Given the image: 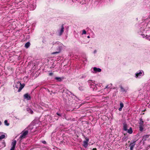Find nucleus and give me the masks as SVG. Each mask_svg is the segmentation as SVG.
<instances>
[{
    "label": "nucleus",
    "mask_w": 150,
    "mask_h": 150,
    "mask_svg": "<svg viewBox=\"0 0 150 150\" xmlns=\"http://www.w3.org/2000/svg\"><path fill=\"white\" fill-rule=\"evenodd\" d=\"M142 72L141 71H140L139 73H137L136 74V78H137V77L141 76H142Z\"/></svg>",
    "instance_id": "12"
},
{
    "label": "nucleus",
    "mask_w": 150,
    "mask_h": 150,
    "mask_svg": "<svg viewBox=\"0 0 150 150\" xmlns=\"http://www.w3.org/2000/svg\"><path fill=\"white\" fill-rule=\"evenodd\" d=\"M20 86V87L18 90V92H20L22 89L24 88L25 86V84L24 83L21 84L20 82H18L17 83V84L16 85L15 87L17 88H18V86Z\"/></svg>",
    "instance_id": "1"
},
{
    "label": "nucleus",
    "mask_w": 150,
    "mask_h": 150,
    "mask_svg": "<svg viewBox=\"0 0 150 150\" xmlns=\"http://www.w3.org/2000/svg\"><path fill=\"white\" fill-rule=\"evenodd\" d=\"M55 79L57 80L59 82H61L62 81L63 78H62L61 77H56Z\"/></svg>",
    "instance_id": "14"
},
{
    "label": "nucleus",
    "mask_w": 150,
    "mask_h": 150,
    "mask_svg": "<svg viewBox=\"0 0 150 150\" xmlns=\"http://www.w3.org/2000/svg\"><path fill=\"white\" fill-rule=\"evenodd\" d=\"M127 125L126 123L123 124V130L124 131H127Z\"/></svg>",
    "instance_id": "13"
},
{
    "label": "nucleus",
    "mask_w": 150,
    "mask_h": 150,
    "mask_svg": "<svg viewBox=\"0 0 150 150\" xmlns=\"http://www.w3.org/2000/svg\"><path fill=\"white\" fill-rule=\"evenodd\" d=\"M16 140H13L11 142L12 147L10 150H15L16 145Z\"/></svg>",
    "instance_id": "4"
},
{
    "label": "nucleus",
    "mask_w": 150,
    "mask_h": 150,
    "mask_svg": "<svg viewBox=\"0 0 150 150\" xmlns=\"http://www.w3.org/2000/svg\"><path fill=\"white\" fill-rule=\"evenodd\" d=\"M120 87L121 89V91L122 92H126L128 88V87H126L125 88H124L122 87V85H120Z\"/></svg>",
    "instance_id": "7"
},
{
    "label": "nucleus",
    "mask_w": 150,
    "mask_h": 150,
    "mask_svg": "<svg viewBox=\"0 0 150 150\" xmlns=\"http://www.w3.org/2000/svg\"><path fill=\"white\" fill-rule=\"evenodd\" d=\"M59 52H54L52 53V54H58Z\"/></svg>",
    "instance_id": "26"
},
{
    "label": "nucleus",
    "mask_w": 150,
    "mask_h": 150,
    "mask_svg": "<svg viewBox=\"0 0 150 150\" xmlns=\"http://www.w3.org/2000/svg\"><path fill=\"white\" fill-rule=\"evenodd\" d=\"M53 74V73H50L49 74V75L50 76H51Z\"/></svg>",
    "instance_id": "27"
},
{
    "label": "nucleus",
    "mask_w": 150,
    "mask_h": 150,
    "mask_svg": "<svg viewBox=\"0 0 150 150\" xmlns=\"http://www.w3.org/2000/svg\"><path fill=\"white\" fill-rule=\"evenodd\" d=\"M30 43L29 42H26L25 44V47L26 48H28L30 46Z\"/></svg>",
    "instance_id": "15"
},
{
    "label": "nucleus",
    "mask_w": 150,
    "mask_h": 150,
    "mask_svg": "<svg viewBox=\"0 0 150 150\" xmlns=\"http://www.w3.org/2000/svg\"><path fill=\"white\" fill-rule=\"evenodd\" d=\"M93 70L95 72H100L101 71V69L99 68H97L96 67L93 68Z\"/></svg>",
    "instance_id": "9"
},
{
    "label": "nucleus",
    "mask_w": 150,
    "mask_h": 150,
    "mask_svg": "<svg viewBox=\"0 0 150 150\" xmlns=\"http://www.w3.org/2000/svg\"><path fill=\"white\" fill-rule=\"evenodd\" d=\"M87 37L88 38H90V37L89 36H88Z\"/></svg>",
    "instance_id": "33"
},
{
    "label": "nucleus",
    "mask_w": 150,
    "mask_h": 150,
    "mask_svg": "<svg viewBox=\"0 0 150 150\" xmlns=\"http://www.w3.org/2000/svg\"><path fill=\"white\" fill-rule=\"evenodd\" d=\"M144 126H139V130L140 131L142 132L143 131L144 129L143 127Z\"/></svg>",
    "instance_id": "17"
},
{
    "label": "nucleus",
    "mask_w": 150,
    "mask_h": 150,
    "mask_svg": "<svg viewBox=\"0 0 150 150\" xmlns=\"http://www.w3.org/2000/svg\"><path fill=\"white\" fill-rule=\"evenodd\" d=\"M86 34V31L85 30H83L82 31V34Z\"/></svg>",
    "instance_id": "24"
},
{
    "label": "nucleus",
    "mask_w": 150,
    "mask_h": 150,
    "mask_svg": "<svg viewBox=\"0 0 150 150\" xmlns=\"http://www.w3.org/2000/svg\"><path fill=\"white\" fill-rule=\"evenodd\" d=\"M85 88L83 86H80L79 88V89L80 91H83L84 90Z\"/></svg>",
    "instance_id": "19"
},
{
    "label": "nucleus",
    "mask_w": 150,
    "mask_h": 150,
    "mask_svg": "<svg viewBox=\"0 0 150 150\" xmlns=\"http://www.w3.org/2000/svg\"><path fill=\"white\" fill-rule=\"evenodd\" d=\"M136 141H134L130 144L129 146L130 147V150H133V148L136 144Z\"/></svg>",
    "instance_id": "6"
},
{
    "label": "nucleus",
    "mask_w": 150,
    "mask_h": 150,
    "mask_svg": "<svg viewBox=\"0 0 150 150\" xmlns=\"http://www.w3.org/2000/svg\"><path fill=\"white\" fill-rule=\"evenodd\" d=\"M146 39L149 40V41H150V35H146L145 37Z\"/></svg>",
    "instance_id": "18"
},
{
    "label": "nucleus",
    "mask_w": 150,
    "mask_h": 150,
    "mask_svg": "<svg viewBox=\"0 0 150 150\" xmlns=\"http://www.w3.org/2000/svg\"><path fill=\"white\" fill-rule=\"evenodd\" d=\"M28 134V130L23 131L22 132V134L20 136V138L21 139L25 138L26 135Z\"/></svg>",
    "instance_id": "2"
},
{
    "label": "nucleus",
    "mask_w": 150,
    "mask_h": 150,
    "mask_svg": "<svg viewBox=\"0 0 150 150\" xmlns=\"http://www.w3.org/2000/svg\"><path fill=\"white\" fill-rule=\"evenodd\" d=\"M96 87V85H95V84H93V85L92 86H91L90 87L91 88H92L93 90Z\"/></svg>",
    "instance_id": "21"
},
{
    "label": "nucleus",
    "mask_w": 150,
    "mask_h": 150,
    "mask_svg": "<svg viewBox=\"0 0 150 150\" xmlns=\"http://www.w3.org/2000/svg\"><path fill=\"white\" fill-rule=\"evenodd\" d=\"M69 92L70 93H71V94H72V93H71V92L69 91Z\"/></svg>",
    "instance_id": "35"
},
{
    "label": "nucleus",
    "mask_w": 150,
    "mask_h": 150,
    "mask_svg": "<svg viewBox=\"0 0 150 150\" xmlns=\"http://www.w3.org/2000/svg\"><path fill=\"white\" fill-rule=\"evenodd\" d=\"M56 114L59 116L61 117L62 116V115L61 114L58 112H57Z\"/></svg>",
    "instance_id": "25"
},
{
    "label": "nucleus",
    "mask_w": 150,
    "mask_h": 150,
    "mask_svg": "<svg viewBox=\"0 0 150 150\" xmlns=\"http://www.w3.org/2000/svg\"><path fill=\"white\" fill-rule=\"evenodd\" d=\"M93 150H97V149L96 148H93Z\"/></svg>",
    "instance_id": "32"
},
{
    "label": "nucleus",
    "mask_w": 150,
    "mask_h": 150,
    "mask_svg": "<svg viewBox=\"0 0 150 150\" xmlns=\"http://www.w3.org/2000/svg\"><path fill=\"white\" fill-rule=\"evenodd\" d=\"M86 139V140L83 141V145L85 148H86L88 145V143L89 141V139L87 137H84Z\"/></svg>",
    "instance_id": "3"
},
{
    "label": "nucleus",
    "mask_w": 150,
    "mask_h": 150,
    "mask_svg": "<svg viewBox=\"0 0 150 150\" xmlns=\"http://www.w3.org/2000/svg\"><path fill=\"white\" fill-rule=\"evenodd\" d=\"M42 142L43 144H46V142L45 141H42Z\"/></svg>",
    "instance_id": "28"
},
{
    "label": "nucleus",
    "mask_w": 150,
    "mask_h": 150,
    "mask_svg": "<svg viewBox=\"0 0 150 150\" xmlns=\"http://www.w3.org/2000/svg\"><path fill=\"white\" fill-rule=\"evenodd\" d=\"M4 123L7 126H8L9 124L8 123V121L7 120H5L4 121Z\"/></svg>",
    "instance_id": "22"
},
{
    "label": "nucleus",
    "mask_w": 150,
    "mask_h": 150,
    "mask_svg": "<svg viewBox=\"0 0 150 150\" xmlns=\"http://www.w3.org/2000/svg\"><path fill=\"white\" fill-rule=\"evenodd\" d=\"M5 137V135L4 134L0 136V140H1Z\"/></svg>",
    "instance_id": "20"
},
{
    "label": "nucleus",
    "mask_w": 150,
    "mask_h": 150,
    "mask_svg": "<svg viewBox=\"0 0 150 150\" xmlns=\"http://www.w3.org/2000/svg\"><path fill=\"white\" fill-rule=\"evenodd\" d=\"M122 108H121V107H120L119 109V110L120 111H121L122 110Z\"/></svg>",
    "instance_id": "30"
},
{
    "label": "nucleus",
    "mask_w": 150,
    "mask_h": 150,
    "mask_svg": "<svg viewBox=\"0 0 150 150\" xmlns=\"http://www.w3.org/2000/svg\"><path fill=\"white\" fill-rule=\"evenodd\" d=\"M23 97L25 99L28 100H29L31 98L30 96L28 93H26L23 96Z\"/></svg>",
    "instance_id": "5"
},
{
    "label": "nucleus",
    "mask_w": 150,
    "mask_h": 150,
    "mask_svg": "<svg viewBox=\"0 0 150 150\" xmlns=\"http://www.w3.org/2000/svg\"><path fill=\"white\" fill-rule=\"evenodd\" d=\"M30 112L31 114H33V111L31 109H30Z\"/></svg>",
    "instance_id": "29"
},
{
    "label": "nucleus",
    "mask_w": 150,
    "mask_h": 150,
    "mask_svg": "<svg viewBox=\"0 0 150 150\" xmlns=\"http://www.w3.org/2000/svg\"><path fill=\"white\" fill-rule=\"evenodd\" d=\"M108 86H107L106 87H105V88H108Z\"/></svg>",
    "instance_id": "34"
},
{
    "label": "nucleus",
    "mask_w": 150,
    "mask_h": 150,
    "mask_svg": "<svg viewBox=\"0 0 150 150\" xmlns=\"http://www.w3.org/2000/svg\"><path fill=\"white\" fill-rule=\"evenodd\" d=\"M140 122H139V126H144V121L141 118L139 119Z\"/></svg>",
    "instance_id": "8"
},
{
    "label": "nucleus",
    "mask_w": 150,
    "mask_h": 150,
    "mask_svg": "<svg viewBox=\"0 0 150 150\" xmlns=\"http://www.w3.org/2000/svg\"><path fill=\"white\" fill-rule=\"evenodd\" d=\"M88 83L90 85V87L91 86H92L93 85V84H95L94 82H93V81L91 80H88Z\"/></svg>",
    "instance_id": "10"
},
{
    "label": "nucleus",
    "mask_w": 150,
    "mask_h": 150,
    "mask_svg": "<svg viewBox=\"0 0 150 150\" xmlns=\"http://www.w3.org/2000/svg\"><path fill=\"white\" fill-rule=\"evenodd\" d=\"M64 28L63 27V24H62V26L61 29L59 33V35H62V33L64 31Z\"/></svg>",
    "instance_id": "11"
},
{
    "label": "nucleus",
    "mask_w": 150,
    "mask_h": 150,
    "mask_svg": "<svg viewBox=\"0 0 150 150\" xmlns=\"http://www.w3.org/2000/svg\"><path fill=\"white\" fill-rule=\"evenodd\" d=\"M120 107L123 108V107H124L123 103H122V102H121L120 103Z\"/></svg>",
    "instance_id": "23"
},
{
    "label": "nucleus",
    "mask_w": 150,
    "mask_h": 150,
    "mask_svg": "<svg viewBox=\"0 0 150 150\" xmlns=\"http://www.w3.org/2000/svg\"><path fill=\"white\" fill-rule=\"evenodd\" d=\"M127 130V132L130 134H131L132 133L133 131H132V128L131 127H130L129 128V129Z\"/></svg>",
    "instance_id": "16"
},
{
    "label": "nucleus",
    "mask_w": 150,
    "mask_h": 150,
    "mask_svg": "<svg viewBox=\"0 0 150 150\" xmlns=\"http://www.w3.org/2000/svg\"><path fill=\"white\" fill-rule=\"evenodd\" d=\"M143 38H144V34H141Z\"/></svg>",
    "instance_id": "31"
}]
</instances>
